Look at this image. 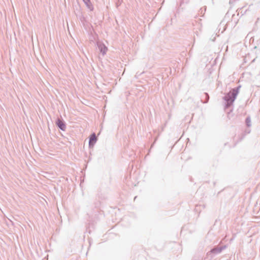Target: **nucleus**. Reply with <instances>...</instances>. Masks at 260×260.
<instances>
[{"label":"nucleus","instance_id":"1","mask_svg":"<svg viewBox=\"0 0 260 260\" xmlns=\"http://www.w3.org/2000/svg\"><path fill=\"white\" fill-rule=\"evenodd\" d=\"M241 87V86L240 85L237 87L232 89L223 97V99L225 101V108H228L233 104Z\"/></svg>","mask_w":260,"mask_h":260},{"label":"nucleus","instance_id":"2","mask_svg":"<svg viewBox=\"0 0 260 260\" xmlns=\"http://www.w3.org/2000/svg\"><path fill=\"white\" fill-rule=\"evenodd\" d=\"M226 248V245L221 246H215L212 248L207 254V258L208 260H211L215 255L221 252V251Z\"/></svg>","mask_w":260,"mask_h":260},{"label":"nucleus","instance_id":"3","mask_svg":"<svg viewBox=\"0 0 260 260\" xmlns=\"http://www.w3.org/2000/svg\"><path fill=\"white\" fill-rule=\"evenodd\" d=\"M89 147H93L96 142L98 139L94 133L91 134L89 138Z\"/></svg>","mask_w":260,"mask_h":260},{"label":"nucleus","instance_id":"4","mask_svg":"<svg viewBox=\"0 0 260 260\" xmlns=\"http://www.w3.org/2000/svg\"><path fill=\"white\" fill-rule=\"evenodd\" d=\"M56 125L59 127V128L62 131H64L66 129V125L65 122L60 118H57L56 119L55 122Z\"/></svg>","mask_w":260,"mask_h":260},{"label":"nucleus","instance_id":"5","mask_svg":"<svg viewBox=\"0 0 260 260\" xmlns=\"http://www.w3.org/2000/svg\"><path fill=\"white\" fill-rule=\"evenodd\" d=\"M97 46L101 53L104 55L108 50L107 47L103 43L100 42H97Z\"/></svg>","mask_w":260,"mask_h":260},{"label":"nucleus","instance_id":"6","mask_svg":"<svg viewBox=\"0 0 260 260\" xmlns=\"http://www.w3.org/2000/svg\"><path fill=\"white\" fill-rule=\"evenodd\" d=\"M84 4L86 5V7L90 11L93 10V6L92 3L90 2V0H82Z\"/></svg>","mask_w":260,"mask_h":260},{"label":"nucleus","instance_id":"7","mask_svg":"<svg viewBox=\"0 0 260 260\" xmlns=\"http://www.w3.org/2000/svg\"><path fill=\"white\" fill-rule=\"evenodd\" d=\"M245 123L247 127H250L251 125V118L250 116H248L246 117L245 119Z\"/></svg>","mask_w":260,"mask_h":260},{"label":"nucleus","instance_id":"8","mask_svg":"<svg viewBox=\"0 0 260 260\" xmlns=\"http://www.w3.org/2000/svg\"><path fill=\"white\" fill-rule=\"evenodd\" d=\"M204 94L205 95V96H206L207 98V101L205 102V103H207L208 100H209V96L208 95V94L207 93H204Z\"/></svg>","mask_w":260,"mask_h":260}]
</instances>
